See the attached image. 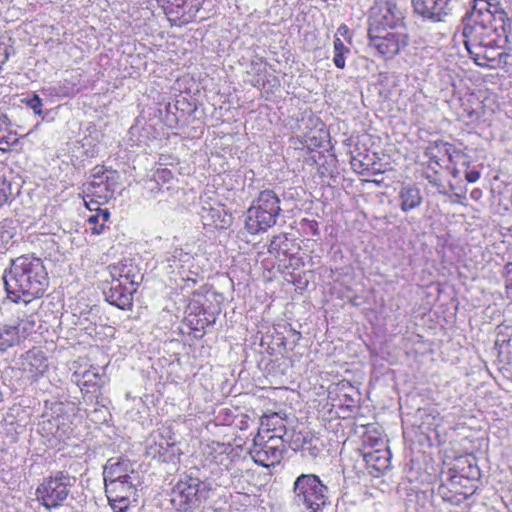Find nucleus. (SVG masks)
Listing matches in <instances>:
<instances>
[{
  "label": "nucleus",
  "instance_id": "nucleus-30",
  "mask_svg": "<svg viewBox=\"0 0 512 512\" xmlns=\"http://www.w3.org/2000/svg\"><path fill=\"white\" fill-rule=\"evenodd\" d=\"M505 287L508 293V298L512 300V263L505 265Z\"/></svg>",
  "mask_w": 512,
  "mask_h": 512
},
{
  "label": "nucleus",
  "instance_id": "nucleus-41",
  "mask_svg": "<svg viewBox=\"0 0 512 512\" xmlns=\"http://www.w3.org/2000/svg\"><path fill=\"white\" fill-rule=\"evenodd\" d=\"M212 217L218 216L220 218V210H211Z\"/></svg>",
  "mask_w": 512,
  "mask_h": 512
},
{
  "label": "nucleus",
  "instance_id": "nucleus-2",
  "mask_svg": "<svg viewBox=\"0 0 512 512\" xmlns=\"http://www.w3.org/2000/svg\"><path fill=\"white\" fill-rule=\"evenodd\" d=\"M3 282L7 298L24 306L43 296L49 285V278L40 258L22 255L13 260L5 269Z\"/></svg>",
  "mask_w": 512,
  "mask_h": 512
},
{
  "label": "nucleus",
  "instance_id": "nucleus-37",
  "mask_svg": "<svg viewBox=\"0 0 512 512\" xmlns=\"http://www.w3.org/2000/svg\"><path fill=\"white\" fill-rule=\"evenodd\" d=\"M204 455L206 458L207 463H211V445H207L204 450Z\"/></svg>",
  "mask_w": 512,
  "mask_h": 512
},
{
  "label": "nucleus",
  "instance_id": "nucleus-26",
  "mask_svg": "<svg viewBox=\"0 0 512 512\" xmlns=\"http://www.w3.org/2000/svg\"><path fill=\"white\" fill-rule=\"evenodd\" d=\"M10 120L5 114H0V145H9Z\"/></svg>",
  "mask_w": 512,
  "mask_h": 512
},
{
  "label": "nucleus",
  "instance_id": "nucleus-46",
  "mask_svg": "<svg viewBox=\"0 0 512 512\" xmlns=\"http://www.w3.org/2000/svg\"><path fill=\"white\" fill-rule=\"evenodd\" d=\"M171 0H162V2H166L167 4L170 3Z\"/></svg>",
  "mask_w": 512,
  "mask_h": 512
},
{
  "label": "nucleus",
  "instance_id": "nucleus-36",
  "mask_svg": "<svg viewBox=\"0 0 512 512\" xmlns=\"http://www.w3.org/2000/svg\"><path fill=\"white\" fill-rule=\"evenodd\" d=\"M162 12L167 15L169 21H172L171 13L173 12L172 5H166L162 3Z\"/></svg>",
  "mask_w": 512,
  "mask_h": 512
},
{
  "label": "nucleus",
  "instance_id": "nucleus-1",
  "mask_svg": "<svg viewBox=\"0 0 512 512\" xmlns=\"http://www.w3.org/2000/svg\"><path fill=\"white\" fill-rule=\"evenodd\" d=\"M504 11L498 0H474L463 20V42L470 57L481 67L496 68L501 63L506 41Z\"/></svg>",
  "mask_w": 512,
  "mask_h": 512
},
{
  "label": "nucleus",
  "instance_id": "nucleus-43",
  "mask_svg": "<svg viewBox=\"0 0 512 512\" xmlns=\"http://www.w3.org/2000/svg\"><path fill=\"white\" fill-rule=\"evenodd\" d=\"M62 407H63V403H60V404L57 405L56 410L57 411H61Z\"/></svg>",
  "mask_w": 512,
  "mask_h": 512
},
{
  "label": "nucleus",
  "instance_id": "nucleus-7",
  "mask_svg": "<svg viewBox=\"0 0 512 512\" xmlns=\"http://www.w3.org/2000/svg\"><path fill=\"white\" fill-rule=\"evenodd\" d=\"M76 478L64 471H57L54 475L46 477L36 489L37 500L47 508L52 509L60 506L69 493L70 487L74 485Z\"/></svg>",
  "mask_w": 512,
  "mask_h": 512
},
{
  "label": "nucleus",
  "instance_id": "nucleus-12",
  "mask_svg": "<svg viewBox=\"0 0 512 512\" xmlns=\"http://www.w3.org/2000/svg\"><path fill=\"white\" fill-rule=\"evenodd\" d=\"M139 480H122L120 482H106L105 493L109 504L115 512H126L131 503V497L136 494Z\"/></svg>",
  "mask_w": 512,
  "mask_h": 512
},
{
  "label": "nucleus",
  "instance_id": "nucleus-6",
  "mask_svg": "<svg viewBox=\"0 0 512 512\" xmlns=\"http://www.w3.org/2000/svg\"><path fill=\"white\" fill-rule=\"evenodd\" d=\"M119 185V174L115 170H110L104 166H95L91 170L90 180L83 184L84 200L87 207L91 203L102 205L114 197V193Z\"/></svg>",
  "mask_w": 512,
  "mask_h": 512
},
{
  "label": "nucleus",
  "instance_id": "nucleus-10",
  "mask_svg": "<svg viewBox=\"0 0 512 512\" xmlns=\"http://www.w3.org/2000/svg\"><path fill=\"white\" fill-rule=\"evenodd\" d=\"M404 12L396 3L388 0H379L370 10L369 28L388 30L400 27L404 23Z\"/></svg>",
  "mask_w": 512,
  "mask_h": 512
},
{
  "label": "nucleus",
  "instance_id": "nucleus-24",
  "mask_svg": "<svg viewBox=\"0 0 512 512\" xmlns=\"http://www.w3.org/2000/svg\"><path fill=\"white\" fill-rule=\"evenodd\" d=\"M334 56L333 63L339 69L345 68V56L350 53V49L344 45L341 38H334L333 42Z\"/></svg>",
  "mask_w": 512,
  "mask_h": 512
},
{
  "label": "nucleus",
  "instance_id": "nucleus-22",
  "mask_svg": "<svg viewBox=\"0 0 512 512\" xmlns=\"http://www.w3.org/2000/svg\"><path fill=\"white\" fill-rule=\"evenodd\" d=\"M96 213L93 215H90L87 219L88 224L91 226V232L92 234L99 235L103 232L105 228L106 222L110 218V212L108 209H101L97 208L95 209Z\"/></svg>",
  "mask_w": 512,
  "mask_h": 512
},
{
  "label": "nucleus",
  "instance_id": "nucleus-16",
  "mask_svg": "<svg viewBox=\"0 0 512 512\" xmlns=\"http://www.w3.org/2000/svg\"><path fill=\"white\" fill-rule=\"evenodd\" d=\"M109 286L103 288V294L107 302L119 309L126 310L132 307L133 294L137 288L111 280H106Z\"/></svg>",
  "mask_w": 512,
  "mask_h": 512
},
{
  "label": "nucleus",
  "instance_id": "nucleus-20",
  "mask_svg": "<svg viewBox=\"0 0 512 512\" xmlns=\"http://www.w3.org/2000/svg\"><path fill=\"white\" fill-rule=\"evenodd\" d=\"M27 307L30 313H23V317L18 316L17 322L14 323L23 340L26 339L30 333H32L35 327V308L32 307L31 304Z\"/></svg>",
  "mask_w": 512,
  "mask_h": 512
},
{
  "label": "nucleus",
  "instance_id": "nucleus-19",
  "mask_svg": "<svg viewBox=\"0 0 512 512\" xmlns=\"http://www.w3.org/2000/svg\"><path fill=\"white\" fill-rule=\"evenodd\" d=\"M20 332L14 324L0 326V351H6L22 341Z\"/></svg>",
  "mask_w": 512,
  "mask_h": 512
},
{
  "label": "nucleus",
  "instance_id": "nucleus-15",
  "mask_svg": "<svg viewBox=\"0 0 512 512\" xmlns=\"http://www.w3.org/2000/svg\"><path fill=\"white\" fill-rule=\"evenodd\" d=\"M415 13L433 22L444 21L451 13V0H412Z\"/></svg>",
  "mask_w": 512,
  "mask_h": 512
},
{
  "label": "nucleus",
  "instance_id": "nucleus-25",
  "mask_svg": "<svg viewBox=\"0 0 512 512\" xmlns=\"http://www.w3.org/2000/svg\"><path fill=\"white\" fill-rule=\"evenodd\" d=\"M180 455L181 450L175 442L167 443L165 452H162V462H166L172 465L168 472L177 470V464L179 463Z\"/></svg>",
  "mask_w": 512,
  "mask_h": 512
},
{
  "label": "nucleus",
  "instance_id": "nucleus-42",
  "mask_svg": "<svg viewBox=\"0 0 512 512\" xmlns=\"http://www.w3.org/2000/svg\"><path fill=\"white\" fill-rule=\"evenodd\" d=\"M174 267L178 269V268H180V265L178 263H176L175 261H174L173 265L172 264L168 265V268H174Z\"/></svg>",
  "mask_w": 512,
  "mask_h": 512
},
{
  "label": "nucleus",
  "instance_id": "nucleus-4",
  "mask_svg": "<svg viewBox=\"0 0 512 512\" xmlns=\"http://www.w3.org/2000/svg\"><path fill=\"white\" fill-rule=\"evenodd\" d=\"M281 211L280 200L272 190L260 192L247 210L245 226L249 233L258 234L274 226Z\"/></svg>",
  "mask_w": 512,
  "mask_h": 512
},
{
  "label": "nucleus",
  "instance_id": "nucleus-48",
  "mask_svg": "<svg viewBox=\"0 0 512 512\" xmlns=\"http://www.w3.org/2000/svg\"><path fill=\"white\" fill-rule=\"evenodd\" d=\"M193 302H195V303H199V304H200V301H199V300H196V299H193Z\"/></svg>",
  "mask_w": 512,
  "mask_h": 512
},
{
  "label": "nucleus",
  "instance_id": "nucleus-9",
  "mask_svg": "<svg viewBox=\"0 0 512 512\" xmlns=\"http://www.w3.org/2000/svg\"><path fill=\"white\" fill-rule=\"evenodd\" d=\"M368 40L369 47L384 58L394 57L408 45L407 34L375 28H368Z\"/></svg>",
  "mask_w": 512,
  "mask_h": 512
},
{
  "label": "nucleus",
  "instance_id": "nucleus-18",
  "mask_svg": "<svg viewBox=\"0 0 512 512\" xmlns=\"http://www.w3.org/2000/svg\"><path fill=\"white\" fill-rule=\"evenodd\" d=\"M398 200L400 209L404 213H408L419 207L423 198L420 189L415 184H403L398 192Z\"/></svg>",
  "mask_w": 512,
  "mask_h": 512
},
{
  "label": "nucleus",
  "instance_id": "nucleus-34",
  "mask_svg": "<svg viewBox=\"0 0 512 512\" xmlns=\"http://www.w3.org/2000/svg\"><path fill=\"white\" fill-rule=\"evenodd\" d=\"M144 188L149 190L151 193H153L155 189L158 191V182L153 179L147 180L145 181Z\"/></svg>",
  "mask_w": 512,
  "mask_h": 512
},
{
  "label": "nucleus",
  "instance_id": "nucleus-14",
  "mask_svg": "<svg viewBox=\"0 0 512 512\" xmlns=\"http://www.w3.org/2000/svg\"><path fill=\"white\" fill-rule=\"evenodd\" d=\"M104 482H120L122 480H139L134 463L126 458H110L103 470Z\"/></svg>",
  "mask_w": 512,
  "mask_h": 512
},
{
  "label": "nucleus",
  "instance_id": "nucleus-35",
  "mask_svg": "<svg viewBox=\"0 0 512 512\" xmlns=\"http://www.w3.org/2000/svg\"><path fill=\"white\" fill-rule=\"evenodd\" d=\"M303 449L308 450L310 455H312L313 457H316L321 450L316 444L312 445L311 443L307 447L304 446Z\"/></svg>",
  "mask_w": 512,
  "mask_h": 512
},
{
  "label": "nucleus",
  "instance_id": "nucleus-47",
  "mask_svg": "<svg viewBox=\"0 0 512 512\" xmlns=\"http://www.w3.org/2000/svg\"><path fill=\"white\" fill-rule=\"evenodd\" d=\"M175 6H176L177 8H180V7H181V3H177Z\"/></svg>",
  "mask_w": 512,
  "mask_h": 512
},
{
  "label": "nucleus",
  "instance_id": "nucleus-8",
  "mask_svg": "<svg viewBox=\"0 0 512 512\" xmlns=\"http://www.w3.org/2000/svg\"><path fill=\"white\" fill-rule=\"evenodd\" d=\"M209 488L199 478L186 475L171 491V503L178 511H187L196 507L207 497Z\"/></svg>",
  "mask_w": 512,
  "mask_h": 512
},
{
  "label": "nucleus",
  "instance_id": "nucleus-31",
  "mask_svg": "<svg viewBox=\"0 0 512 512\" xmlns=\"http://www.w3.org/2000/svg\"><path fill=\"white\" fill-rule=\"evenodd\" d=\"M10 194V184L5 181L0 182V206L8 201Z\"/></svg>",
  "mask_w": 512,
  "mask_h": 512
},
{
  "label": "nucleus",
  "instance_id": "nucleus-17",
  "mask_svg": "<svg viewBox=\"0 0 512 512\" xmlns=\"http://www.w3.org/2000/svg\"><path fill=\"white\" fill-rule=\"evenodd\" d=\"M425 155L436 165L448 167L451 163L457 162L461 152L448 142L436 140L426 147Z\"/></svg>",
  "mask_w": 512,
  "mask_h": 512
},
{
  "label": "nucleus",
  "instance_id": "nucleus-29",
  "mask_svg": "<svg viewBox=\"0 0 512 512\" xmlns=\"http://www.w3.org/2000/svg\"><path fill=\"white\" fill-rule=\"evenodd\" d=\"M12 237V233L0 225V253H4L8 249Z\"/></svg>",
  "mask_w": 512,
  "mask_h": 512
},
{
  "label": "nucleus",
  "instance_id": "nucleus-3",
  "mask_svg": "<svg viewBox=\"0 0 512 512\" xmlns=\"http://www.w3.org/2000/svg\"><path fill=\"white\" fill-rule=\"evenodd\" d=\"M292 504L301 512H319L328 503V488L315 474H301L294 481Z\"/></svg>",
  "mask_w": 512,
  "mask_h": 512
},
{
  "label": "nucleus",
  "instance_id": "nucleus-13",
  "mask_svg": "<svg viewBox=\"0 0 512 512\" xmlns=\"http://www.w3.org/2000/svg\"><path fill=\"white\" fill-rule=\"evenodd\" d=\"M111 280L121 282L129 286H137L141 283L143 275L138 264L133 259H123L107 267Z\"/></svg>",
  "mask_w": 512,
  "mask_h": 512
},
{
  "label": "nucleus",
  "instance_id": "nucleus-23",
  "mask_svg": "<svg viewBox=\"0 0 512 512\" xmlns=\"http://www.w3.org/2000/svg\"><path fill=\"white\" fill-rule=\"evenodd\" d=\"M103 381L99 374L92 370H87L83 373L82 379L79 381V385L81 386V390L83 391L87 388V392H89V388H93V392H96L101 387Z\"/></svg>",
  "mask_w": 512,
  "mask_h": 512
},
{
  "label": "nucleus",
  "instance_id": "nucleus-45",
  "mask_svg": "<svg viewBox=\"0 0 512 512\" xmlns=\"http://www.w3.org/2000/svg\"><path fill=\"white\" fill-rule=\"evenodd\" d=\"M352 166L356 167V159H353Z\"/></svg>",
  "mask_w": 512,
  "mask_h": 512
},
{
  "label": "nucleus",
  "instance_id": "nucleus-33",
  "mask_svg": "<svg viewBox=\"0 0 512 512\" xmlns=\"http://www.w3.org/2000/svg\"><path fill=\"white\" fill-rule=\"evenodd\" d=\"M465 178L468 182L474 183L480 178V173L478 171L472 170L466 173Z\"/></svg>",
  "mask_w": 512,
  "mask_h": 512
},
{
  "label": "nucleus",
  "instance_id": "nucleus-40",
  "mask_svg": "<svg viewBox=\"0 0 512 512\" xmlns=\"http://www.w3.org/2000/svg\"><path fill=\"white\" fill-rule=\"evenodd\" d=\"M478 194H480V191L478 189H475L471 192V197L476 199L478 197Z\"/></svg>",
  "mask_w": 512,
  "mask_h": 512
},
{
  "label": "nucleus",
  "instance_id": "nucleus-39",
  "mask_svg": "<svg viewBox=\"0 0 512 512\" xmlns=\"http://www.w3.org/2000/svg\"><path fill=\"white\" fill-rule=\"evenodd\" d=\"M213 224L217 228H224L228 224V221L225 218H223L220 220V223H218V222H216V220H214Z\"/></svg>",
  "mask_w": 512,
  "mask_h": 512
},
{
  "label": "nucleus",
  "instance_id": "nucleus-5",
  "mask_svg": "<svg viewBox=\"0 0 512 512\" xmlns=\"http://www.w3.org/2000/svg\"><path fill=\"white\" fill-rule=\"evenodd\" d=\"M478 476V468L471 464L468 467H452L445 482L439 486L438 492L444 500L451 502L467 499L476 490Z\"/></svg>",
  "mask_w": 512,
  "mask_h": 512
},
{
  "label": "nucleus",
  "instance_id": "nucleus-21",
  "mask_svg": "<svg viewBox=\"0 0 512 512\" xmlns=\"http://www.w3.org/2000/svg\"><path fill=\"white\" fill-rule=\"evenodd\" d=\"M27 307L30 313H23V317L18 316L17 322L14 323L23 340L26 339L30 333H32L35 327V308L32 307L31 304Z\"/></svg>",
  "mask_w": 512,
  "mask_h": 512
},
{
  "label": "nucleus",
  "instance_id": "nucleus-11",
  "mask_svg": "<svg viewBox=\"0 0 512 512\" xmlns=\"http://www.w3.org/2000/svg\"><path fill=\"white\" fill-rule=\"evenodd\" d=\"M283 452L284 445L281 437L272 435L264 441V437L258 434L249 453L256 464L263 467H271L280 463Z\"/></svg>",
  "mask_w": 512,
  "mask_h": 512
},
{
  "label": "nucleus",
  "instance_id": "nucleus-38",
  "mask_svg": "<svg viewBox=\"0 0 512 512\" xmlns=\"http://www.w3.org/2000/svg\"><path fill=\"white\" fill-rule=\"evenodd\" d=\"M171 177V172L168 169H162V182L168 181Z\"/></svg>",
  "mask_w": 512,
  "mask_h": 512
},
{
  "label": "nucleus",
  "instance_id": "nucleus-27",
  "mask_svg": "<svg viewBox=\"0 0 512 512\" xmlns=\"http://www.w3.org/2000/svg\"><path fill=\"white\" fill-rule=\"evenodd\" d=\"M23 102L32 109L36 115L42 114L43 103L42 99L37 94H33L32 97L24 99Z\"/></svg>",
  "mask_w": 512,
  "mask_h": 512
},
{
  "label": "nucleus",
  "instance_id": "nucleus-44",
  "mask_svg": "<svg viewBox=\"0 0 512 512\" xmlns=\"http://www.w3.org/2000/svg\"><path fill=\"white\" fill-rule=\"evenodd\" d=\"M386 462H388V459H387V458L384 460V463L381 465V467H380V468H385V467H387Z\"/></svg>",
  "mask_w": 512,
  "mask_h": 512
},
{
  "label": "nucleus",
  "instance_id": "nucleus-32",
  "mask_svg": "<svg viewBox=\"0 0 512 512\" xmlns=\"http://www.w3.org/2000/svg\"><path fill=\"white\" fill-rule=\"evenodd\" d=\"M348 36H349V28H348V26L345 25V24L340 25L338 27V29H337L336 34H335V38L336 37H339V38L340 37H344V38H346Z\"/></svg>",
  "mask_w": 512,
  "mask_h": 512
},
{
  "label": "nucleus",
  "instance_id": "nucleus-28",
  "mask_svg": "<svg viewBox=\"0 0 512 512\" xmlns=\"http://www.w3.org/2000/svg\"><path fill=\"white\" fill-rule=\"evenodd\" d=\"M146 454L152 459L160 460V446L155 442L154 438H149L146 441Z\"/></svg>",
  "mask_w": 512,
  "mask_h": 512
}]
</instances>
